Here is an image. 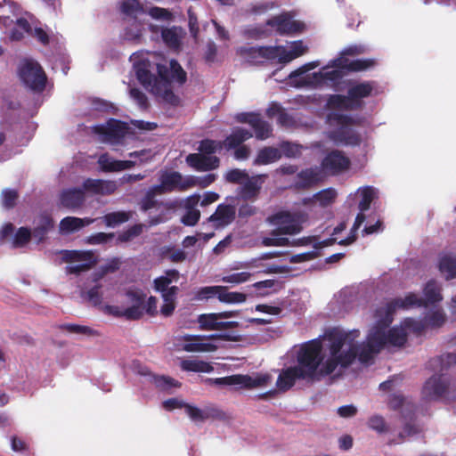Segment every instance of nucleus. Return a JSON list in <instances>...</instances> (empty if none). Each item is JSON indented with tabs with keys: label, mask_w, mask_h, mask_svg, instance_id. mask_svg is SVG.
<instances>
[{
	"label": "nucleus",
	"mask_w": 456,
	"mask_h": 456,
	"mask_svg": "<svg viewBox=\"0 0 456 456\" xmlns=\"http://www.w3.org/2000/svg\"><path fill=\"white\" fill-rule=\"evenodd\" d=\"M359 336L358 330L346 332L338 328H333L326 331L324 338L330 342V356L321 369V373L331 374L338 366L346 368L354 362L357 356L361 362H369L379 352H376V348L370 346L368 342L359 346L356 342Z\"/></svg>",
	"instance_id": "1"
},
{
	"label": "nucleus",
	"mask_w": 456,
	"mask_h": 456,
	"mask_svg": "<svg viewBox=\"0 0 456 456\" xmlns=\"http://www.w3.org/2000/svg\"><path fill=\"white\" fill-rule=\"evenodd\" d=\"M151 69L152 65L149 60H141L134 64L135 76L139 83L159 102L172 107L179 106L181 99L172 89L167 66L158 63L156 65L158 76L151 72Z\"/></svg>",
	"instance_id": "2"
},
{
	"label": "nucleus",
	"mask_w": 456,
	"mask_h": 456,
	"mask_svg": "<svg viewBox=\"0 0 456 456\" xmlns=\"http://www.w3.org/2000/svg\"><path fill=\"white\" fill-rule=\"evenodd\" d=\"M365 122L362 116L353 117L349 114L330 111L326 115L329 129L326 137L337 146L356 147L362 143V135L354 128Z\"/></svg>",
	"instance_id": "3"
},
{
	"label": "nucleus",
	"mask_w": 456,
	"mask_h": 456,
	"mask_svg": "<svg viewBox=\"0 0 456 456\" xmlns=\"http://www.w3.org/2000/svg\"><path fill=\"white\" fill-rule=\"evenodd\" d=\"M306 47L301 40L294 41L287 45L252 46L246 50L251 58L260 57L280 64H287L305 54Z\"/></svg>",
	"instance_id": "4"
},
{
	"label": "nucleus",
	"mask_w": 456,
	"mask_h": 456,
	"mask_svg": "<svg viewBox=\"0 0 456 456\" xmlns=\"http://www.w3.org/2000/svg\"><path fill=\"white\" fill-rule=\"evenodd\" d=\"M268 222L276 226L271 235L272 237L264 238L263 244L267 247H282L288 246L289 240L288 238L280 237L283 234H297L301 231V227L293 215L289 212H278L267 218Z\"/></svg>",
	"instance_id": "5"
},
{
	"label": "nucleus",
	"mask_w": 456,
	"mask_h": 456,
	"mask_svg": "<svg viewBox=\"0 0 456 456\" xmlns=\"http://www.w3.org/2000/svg\"><path fill=\"white\" fill-rule=\"evenodd\" d=\"M18 75L25 86L35 93H42L47 77L41 65L34 59L24 58L18 66Z\"/></svg>",
	"instance_id": "6"
},
{
	"label": "nucleus",
	"mask_w": 456,
	"mask_h": 456,
	"mask_svg": "<svg viewBox=\"0 0 456 456\" xmlns=\"http://www.w3.org/2000/svg\"><path fill=\"white\" fill-rule=\"evenodd\" d=\"M351 165L350 159L342 151L332 150L322 159L320 168H315V183L323 176H334L346 171Z\"/></svg>",
	"instance_id": "7"
},
{
	"label": "nucleus",
	"mask_w": 456,
	"mask_h": 456,
	"mask_svg": "<svg viewBox=\"0 0 456 456\" xmlns=\"http://www.w3.org/2000/svg\"><path fill=\"white\" fill-rule=\"evenodd\" d=\"M270 379L269 375L252 378L248 375L235 374L216 379L208 378L205 382L211 386H240L243 388H255L267 385Z\"/></svg>",
	"instance_id": "8"
},
{
	"label": "nucleus",
	"mask_w": 456,
	"mask_h": 456,
	"mask_svg": "<svg viewBox=\"0 0 456 456\" xmlns=\"http://www.w3.org/2000/svg\"><path fill=\"white\" fill-rule=\"evenodd\" d=\"M448 388L449 379L442 374H434L425 381L421 395L426 401L446 403Z\"/></svg>",
	"instance_id": "9"
},
{
	"label": "nucleus",
	"mask_w": 456,
	"mask_h": 456,
	"mask_svg": "<svg viewBox=\"0 0 456 456\" xmlns=\"http://www.w3.org/2000/svg\"><path fill=\"white\" fill-rule=\"evenodd\" d=\"M375 318L377 319L376 324L370 330L367 341L370 346L376 348V352H380L381 349L387 345V329L393 322V317L387 313H378V308L375 312Z\"/></svg>",
	"instance_id": "10"
},
{
	"label": "nucleus",
	"mask_w": 456,
	"mask_h": 456,
	"mask_svg": "<svg viewBox=\"0 0 456 456\" xmlns=\"http://www.w3.org/2000/svg\"><path fill=\"white\" fill-rule=\"evenodd\" d=\"M267 26L274 28L280 35H293L301 33L305 29V24L296 20L289 12H282L266 20Z\"/></svg>",
	"instance_id": "11"
},
{
	"label": "nucleus",
	"mask_w": 456,
	"mask_h": 456,
	"mask_svg": "<svg viewBox=\"0 0 456 456\" xmlns=\"http://www.w3.org/2000/svg\"><path fill=\"white\" fill-rule=\"evenodd\" d=\"M95 131L104 137V140L111 144L120 143L127 134L126 123L110 118L106 126H100Z\"/></svg>",
	"instance_id": "12"
},
{
	"label": "nucleus",
	"mask_w": 456,
	"mask_h": 456,
	"mask_svg": "<svg viewBox=\"0 0 456 456\" xmlns=\"http://www.w3.org/2000/svg\"><path fill=\"white\" fill-rule=\"evenodd\" d=\"M411 306H426V302L422 297H419L416 294L409 293L403 298H395L385 305L379 307L378 313H387L393 317L396 309H407Z\"/></svg>",
	"instance_id": "13"
},
{
	"label": "nucleus",
	"mask_w": 456,
	"mask_h": 456,
	"mask_svg": "<svg viewBox=\"0 0 456 456\" xmlns=\"http://www.w3.org/2000/svg\"><path fill=\"white\" fill-rule=\"evenodd\" d=\"M314 61L305 63L298 69L293 70L287 77V85L295 88L309 87L314 86Z\"/></svg>",
	"instance_id": "14"
},
{
	"label": "nucleus",
	"mask_w": 456,
	"mask_h": 456,
	"mask_svg": "<svg viewBox=\"0 0 456 456\" xmlns=\"http://www.w3.org/2000/svg\"><path fill=\"white\" fill-rule=\"evenodd\" d=\"M160 183L155 186L159 194L172 192L175 190L184 191L188 188H183L186 183V178L183 180L182 175L177 171L164 172L159 177Z\"/></svg>",
	"instance_id": "15"
},
{
	"label": "nucleus",
	"mask_w": 456,
	"mask_h": 456,
	"mask_svg": "<svg viewBox=\"0 0 456 456\" xmlns=\"http://www.w3.org/2000/svg\"><path fill=\"white\" fill-rule=\"evenodd\" d=\"M297 362L294 367L300 368L305 375L314 379V339L301 346L297 353Z\"/></svg>",
	"instance_id": "16"
},
{
	"label": "nucleus",
	"mask_w": 456,
	"mask_h": 456,
	"mask_svg": "<svg viewBox=\"0 0 456 456\" xmlns=\"http://www.w3.org/2000/svg\"><path fill=\"white\" fill-rule=\"evenodd\" d=\"M299 379H311L308 376L305 375L304 370L300 368L294 366L282 369L280 372L276 387L280 391L286 392L290 389Z\"/></svg>",
	"instance_id": "17"
},
{
	"label": "nucleus",
	"mask_w": 456,
	"mask_h": 456,
	"mask_svg": "<svg viewBox=\"0 0 456 456\" xmlns=\"http://www.w3.org/2000/svg\"><path fill=\"white\" fill-rule=\"evenodd\" d=\"M81 189L84 193L86 191L94 195H111L116 191L117 184L114 181L87 178L83 182Z\"/></svg>",
	"instance_id": "18"
},
{
	"label": "nucleus",
	"mask_w": 456,
	"mask_h": 456,
	"mask_svg": "<svg viewBox=\"0 0 456 456\" xmlns=\"http://www.w3.org/2000/svg\"><path fill=\"white\" fill-rule=\"evenodd\" d=\"M186 163L197 171H210L219 167L220 159L216 156L191 153L186 157Z\"/></svg>",
	"instance_id": "19"
},
{
	"label": "nucleus",
	"mask_w": 456,
	"mask_h": 456,
	"mask_svg": "<svg viewBox=\"0 0 456 456\" xmlns=\"http://www.w3.org/2000/svg\"><path fill=\"white\" fill-rule=\"evenodd\" d=\"M60 204L68 209H77L82 207L86 200L84 190L81 188H69L60 194Z\"/></svg>",
	"instance_id": "20"
},
{
	"label": "nucleus",
	"mask_w": 456,
	"mask_h": 456,
	"mask_svg": "<svg viewBox=\"0 0 456 456\" xmlns=\"http://www.w3.org/2000/svg\"><path fill=\"white\" fill-rule=\"evenodd\" d=\"M374 90V82L365 81L358 83L348 89V94L358 110L364 106L363 98H367L372 94Z\"/></svg>",
	"instance_id": "21"
},
{
	"label": "nucleus",
	"mask_w": 456,
	"mask_h": 456,
	"mask_svg": "<svg viewBox=\"0 0 456 456\" xmlns=\"http://www.w3.org/2000/svg\"><path fill=\"white\" fill-rule=\"evenodd\" d=\"M268 118H277V124L282 127H292L295 126V120L286 110L278 102H273L265 110Z\"/></svg>",
	"instance_id": "22"
},
{
	"label": "nucleus",
	"mask_w": 456,
	"mask_h": 456,
	"mask_svg": "<svg viewBox=\"0 0 456 456\" xmlns=\"http://www.w3.org/2000/svg\"><path fill=\"white\" fill-rule=\"evenodd\" d=\"M376 61L372 59H357L349 61L347 58H338L333 61V67L350 72H358L373 67Z\"/></svg>",
	"instance_id": "23"
},
{
	"label": "nucleus",
	"mask_w": 456,
	"mask_h": 456,
	"mask_svg": "<svg viewBox=\"0 0 456 456\" xmlns=\"http://www.w3.org/2000/svg\"><path fill=\"white\" fill-rule=\"evenodd\" d=\"M253 137V134L243 127H234L232 133L226 136L224 141H221L223 148L226 151L236 149L243 144L244 142Z\"/></svg>",
	"instance_id": "24"
},
{
	"label": "nucleus",
	"mask_w": 456,
	"mask_h": 456,
	"mask_svg": "<svg viewBox=\"0 0 456 456\" xmlns=\"http://www.w3.org/2000/svg\"><path fill=\"white\" fill-rule=\"evenodd\" d=\"M326 107L331 111L338 110L337 112L358 110L348 93L347 95L338 94L329 95Z\"/></svg>",
	"instance_id": "25"
},
{
	"label": "nucleus",
	"mask_w": 456,
	"mask_h": 456,
	"mask_svg": "<svg viewBox=\"0 0 456 456\" xmlns=\"http://www.w3.org/2000/svg\"><path fill=\"white\" fill-rule=\"evenodd\" d=\"M53 227L54 221L53 217L47 213H43L39 216L37 225L31 231L32 237L37 240V244L42 243Z\"/></svg>",
	"instance_id": "26"
},
{
	"label": "nucleus",
	"mask_w": 456,
	"mask_h": 456,
	"mask_svg": "<svg viewBox=\"0 0 456 456\" xmlns=\"http://www.w3.org/2000/svg\"><path fill=\"white\" fill-rule=\"evenodd\" d=\"M235 208L232 205L220 204L215 213L208 218L209 222L217 223V225L230 224L235 219Z\"/></svg>",
	"instance_id": "27"
},
{
	"label": "nucleus",
	"mask_w": 456,
	"mask_h": 456,
	"mask_svg": "<svg viewBox=\"0 0 456 456\" xmlns=\"http://www.w3.org/2000/svg\"><path fill=\"white\" fill-rule=\"evenodd\" d=\"M251 128L256 140L265 141L273 136V126L263 118L261 114L257 113L253 119Z\"/></svg>",
	"instance_id": "28"
},
{
	"label": "nucleus",
	"mask_w": 456,
	"mask_h": 456,
	"mask_svg": "<svg viewBox=\"0 0 456 456\" xmlns=\"http://www.w3.org/2000/svg\"><path fill=\"white\" fill-rule=\"evenodd\" d=\"M94 222V219L85 217L67 216L60 222V231L62 233H69L78 231L82 227L87 226Z\"/></svg>",
	"instance_id": "29"
},
{
	"label": "nucleus",
	"mask_w": 456,
	"mask_h": 456,
	"mask_svg": "<svg viewBox=\"0 0 456 456\" xmlns=\"http://www.w3.org/2000/svg\"><path fill=\"white\" fill-rule=\"evenodd\" d=\"M281 157L282 153L279 149L273 146H265L258 151L254 165H268L281 159Z\"/></svg>",
	"instance_id": "30"
},
{
	"label": "nucleus",
	"mask_w": 456,
	"mask_h": 456,
	"mask_svg": "<svg viewBox=\"0 0 456 456\" xmlns=\"http://www.w3.org/2000/svg\"><path fill=\"white\" fill-rule=\"evenodd\" d=\"M159 195V191L155 190V186L151 187L145 193V195L140 200V209L143 212H147L151 208H159L165 207L166 208H171V204L159 201L156 196Z\"/></svg>",
	"instance_id": "31"
},
{
	"label": "nucleus",
	"mask_w": 456,
	"mask_h": 456,
	"mask_svg": "<svg viewBox=\"0 0 456 456\" xmlns=\"http://www.w3.org/2000/svg\"><path fill=\"white\" fill-rule=\"evenodd\" d=\"M438 268L447 281L456 278V256L446 253L439 257Z\"/></svg>",
	"instance_id": "32"
},
{
	"label": "nucleus",
	"mask_w": 456,
	"mask_h": 456,
	"mask_svg": "<svg viewBox=\"0 0 456 456\" xmlns=\"http://www.w3.org/2000/svg\"><path fill=\"white\" fill-rule=\"evenodd\" d=\"M446 321V316L442 310H436L427 315L422 323H417L415 330L420 332L425 328H440Z\"/></svg>",
	"instance_id": "33"
},
{
	"label": "nucleus",
	"mask_w": 456,
	"mask_h": 456,
	"mask_svg": "<svg viewBox=\"0 0 456 456\" xmlns=\"http://www.w3.org/2000/svg\"><path fill=\"white\" fill-rule=\"evenodd\" d=\"M180 367L184 371L191 372L209 373L214 370V367L210 362L197 359L183 360L180 363Z\"/></svg>",
	"instance_id": "34"
},
{
	"label": "nucleus",
	"mask_w": 456,
	"mask_h": 456,
	"mask_svg": "<svg viewBox=\"0 0 456 456\" xmlns=\"http://www.w3.org/2000/svg\"><path fill=\"white\" fill-rule=\"evenodd\" d=\"M102 310L106 314L112 315L114 317H125L126 320L129 321L137 320V314H135L137 311L135 307H127L122 309L117 305H105L102 306Z\"/></svg>",
	"instance_id": "35"
},
{
	"label": "nucleus",
	"mask_w": 456,
	"mask_h": 456,
	"mask_svg": "<svg viewBox=\"0 0 456 456\" xmlns=\"http://www.w3.org/2000/svg\"><path fill=\"white\" fill-rule=\"evenodd\" d=\"M184 341L188 342L183 345V350L186 352H210L214 349V346L209 343L200 342L199 336H184Z\"/></svg>",
	"instance_id": "36"
},
{
	"label": "nucleus",
	"mask_w": 456,
	"mask_h": 456,
	"mask_svg": "<svg viewBox=\"0 0 456 456\" xmlns=\"http://www.w3.org/2000/svg\"><path fill=\"white\" fill-rule=\"evenodd\" d=\"M126 296L127 297L129 303H131L130 307H135L137 313V320L141 319L143 315V303L145 301L146 295L140 289H128L126 292Z\"/></svg>",
	"instance_id": "37"
},
{
	"label": "nucleus",
	"mask_w": 456,
	"mask_h": 456,
	"mask_svg": "<svg viewBox=\"0 0 456 456\" xmlns=\"http://www.w3.org/2000/svg\"><path fill=\"white\" fill-rule=\"evenodd\" d=\"M259 178L260 176H256L245 180L240 191V196L244 200H251L257 196L261 189Z\"/></svg>",
	"instance_id": "38"
},
{
	"label": "nucleus",
	"mask_w": 456,
	"mask_h": 456,
	"mask_svg": "<svg viewBox=\"0 0 456 456\" xmlns=\"http://www.w3.org/2000/svg\"><path fill=\"white\" fill-rule=\"evenodd\" d=\"M424 296L425 298L423 299L426 302V306H428V304H435L443 299L441 288L436 281L431 280L427 282L424 288Z\"/></svg>",
	"instance_id": "39"
},
{
	"label": "nucleus",
	"mask_w": 456,
	"mask_h": 456,
	"mask_svg": "<svg viewBox=\"0 0 456 456\" xmlns=\"http://www.w3.org/2000/svg\"><path fill=\"white\" fill-rule=\"evenodd\" d=\"M167 69L170 82L173 80L181 86L186 83L187 73L176 60L172 59L169 61V67H167Z\"/></svg>",
	"instance_id": "40"
},
{
	"label": "nucleus",
	"mask_w": 456,
	"mask_h": 456,
	"mask_svg": "<svg viewBox=\"0 0 456 456\" xmlns=\"http://www.w3.org/2000/svg\"><path fill=\"white\" fill-rule=\"evenodd\" d=\"M342 70L343 69L336 68L331 70L327 69L318 73L315 72V86L322 82H331L332 84L338 83L344 76Z\"/></svg>",
	"instance_id": "41"
},
{
	"label": "nucleus",
	"mask_w": 456,
	"mask_h": 456,
	"mask_svg": "<svg viewBox=\"0 0 456 456\" xmlns=\"http://www.w3.org/2000/svg\"><path fill=\"white\" fill-rule=\"evenodd\" d=\"M407 341V333L402 327H393L387 332V345L401 347Z\"/></svg>",
	"instance_id": "42"
},
{
	"label": "nucleus",
	"mask_w": 456,
	"mask_h": 456,
	"mask_svg": "<svg viewBox=\"0 0 456 456\" xmlns=\"http://www.w3.org/2000/svg\"><path fill=\"white\" fill-rule=\"evenodd\" d=\"M220 291L217 294L219 301L226 304L243 303L247 299V296L241 292L228 291L224 286H220Z\"/></svg>",
	"instance_id": "43"
},
{
	"label": "nucleus",
	"mask_w": 456,
	"mask_h": 456,
	"mask_svg": "<svg viewBox=\"0 0 456 456\" xmlns=\"http://www.w3.org/2000/svg\"><path fill=\"white\" fill-rule=\"evenodd\" d=\"M358 191L361 195V200L358 204V208L360 213H363L367 211L370 208V204L376 197L375 189L371 186H365L362 189H359Z\"/></svg>",
	"instance_id": "44"
},
{
	"label": "nucleus",
	"mask_w": 456,
	"mask_h": 456,
	"mask_svg": "<svg viewBox=\"0 0 456 456\" xmlns=\"http://www.w3.org/2000/svg\"><path fill=\"white\" fill-rule=\"evenodd\" d=\"M338 197L337 191L332 188H327L315 192V204H319L321 207H328L332 205Z\"/></svg>",
	"instance_id": "45"
},
{
	"label": "nucleus",
	"mask_w": 456,
	"mask_h": 456,
	"mask_svg": "<svg viewBox=\"0 0 456 456\" xmlns=\"http://www.w3.org/2000/svg\"><path fill=\"white\" fill-rule=\"evenodd\" d=\"M63 259L65 262H95L94 255L91 251L66 250Z\"/></svg>",
	"instance_id": "46"
},
{
	"label": "nucleus",
	"mask_w": 456,
	"mask_h": 456,
	"mask_svg": "<svg viewBox=\"0 0 456 456\" xmlns=\"http://www.w3.org/2000/svg\"><path fill=\"white\" fill-rule=\"evenodd\" d=\"M131 217L130 212L117 211L106 214L102 218L104 224L109 227H114L120 224L127 222Z\"/></svg>",
	"instance_id": "47"
},
{
	"label": "nucleus",
	"mask_w": 456,
	"mask_h": 456,
	"mask_svg": "<svg viewBox=\"0 0 456 456\" xmlns=\"http://www.w3.org/2000/svg\"><path fill=\"white\" fill-rule=\"evenodd\" d=\"M216 176L214 174H208L204 176H188L186 178V183L183 188H191L194 186H200L201 188H206L213 183L216 180Z\"/></svg>",
	"instance_id": "48"
},
{
	"label": "nucleus",
	"mask_w": 456,
	"mask_h": 456,
	"mask_svg": "<svg viewBox=\"0 0 456 456\" xmlns=\"http://www.w3.org/2000/svg\"><path fill=\"white\" fill-rule=\"evenodd\" d=\"M102 285L95 284L86 292H82L81 296L88 303L94 306H101L102 303Z\"/></svg>",
	"instance_id": "49"
},
{
	"label": "nucleus",
	"mask_w": 456,
	"mask_h": 456,
	"mask_svg": "<svg viewBox=\"0 0 456 456\" xmlns=\"http://www.w3.org/2000/svg\"><path fill=\"white\" fill-rule=\"evenodd\" d=\"M219 320L217 313L203 314L198 317L200 329L202 330H216Z\"/></svg>",
	"instance_id": "50"
},
{
	"label": "nucleus",
	"mask_w": 456,
	"mask_h": 456,
	"mask_svg": "<svg viewBox=\"0 0 456 456\" xmlns=\"http://www.w3.org/2000/svg\"><path fill=\"white\" fill-rule=\"evenodd\" d=\"M223 149L221 141L212 139H203L200 142L199 151L205 156H211V154L220 151Z\"/></svg>",
	"instance_id": "51"
},
{
	"label": "nucleus",
	"mask_w": 456,
	"mask_h": 456,
	"mask_svg": "<svg viewBox=\"0 0 456 456\" xmlns=\"http://www.w3.org/2000/svg\"><path fill=\"white\" fill-rule=\"evenodd\" d=\"M161 37L164 43L170 48H178L181 44L175 27L162 29Z\"/></svg>",
	"instance_id": "52"
},
{
	"label": "nucleus",
	"mask_w": 456,
	"mask_h": 456,
	"mask_svg": "<svg viewBox=\"0 0 456 456\" xmlns=\"http://www.w3.org/2000/svg\"><path fill=\"white\" fill-rule=\"evenodd\" d=\"M32 238L31 230L28 227H20L12 239V248H22L27 245Z\"/></svg>",
	"instance_id": "53"
},
{
	"label": "nucleus",
	"mask_w": 456,
	"mask_h": 456,
	"mask_svg": "<svg viewBox=\"0 0 456 456\" xmlns=\"http://www.w3.org/2000/svg\"><path fill=\"white\" fill-rule=\"evenodd\" d=\"M102 171L105 173L118 172L119 160L114 159L108 153L102 154L98 159Z\"/></svg>",
	"instance_id": "54"
},
{
	"label": "nucleus",
	"mask_w": 456,
	"mask_h": 456,
	"mask_svg": "<svg viewBox=\"0 0 456 456\" xmlns=\"http://www.w3.org/2000/svg\"><path fill=\"white\" fill-rule=\"evenodd\" d=\"M242 35L248 39H261L267 37L268 32L262 25H250L243 29Z\"/></svg>",
	"instance_id": "55"
},
{
	"label": "nucleus",
	"mask_w": 456,
	"mask_h": 456,
	"mask_svg": "<svg viewBox=\"0 0 456 456\" xmlns=\"http://www.w3.org/2000/svg\"><path fill=\"white\" fill-rule=\"evenodd\" d=\"M120 10L127 16H135L137 13L144 12L142 5L138 0H125L122 2Z\"/></svg>",
	"instance_id": "56"
},
{
	"label": "nucleus",
	"mask_w": 456,
	"mask_h": 456,
	"mask_svg": "<svg viewBox=\"0 0 456 456\" xmlns=\"http://www.w3.org/2000/svg\"><path fill=\"white\" fill-rule=\"evenodd\" d=\"M314 185V168L303 170L297 174L296 187L299 189L310 188Z\"/></svg>",
	"instance_id": "57"
},
{
	"label": "nucleus",
	"mask_w": 456,
	"mask_h": 456,
	"mask_svg": "<svg viewBox=\"0 0 456 456\" xmlns=\"http://www.w3.org/2000/svg\"><path fill=\"white\" fill-rule=\"evenodd\" d=\"M220 286H206L200 288L196 292L193 299L195 300H208L215 297H217V294L220 291Z\"/></svg>",
	"instance_id": "58"
},
{
	"label": "nucleus",
	"mask_w": 456,
	"mask_h": 456,
	"mask_svg": "<svg viewBox=\"0 0 456 456\" xmlns=\"http://www.w3.org/2000/svg\"><path fill=\"white\" fill-rule=\"evenodd\" d=\"M143 225L141 224H134L127 230L118 234V240L120 242H128L138 237L142 232Z\"/></svg>",
	"instance_id": "59"
},
{
	"label": "nucleus",
	"mask_w": 456,
	"mask_h": 456,
	"mask_svg": "<svg viewBox=\"0 0 456 456\" xmlns=\"http://www.w3.org/2000/svg\"><path fill=\"white\" fill-rule=\"evenodd\" d=\"M248 178V174L245 170L233 168L225 175V180L232 183H242Z\"/></svg>",
	"instance_id": "60"
},
{
	"label": "nucleus",
	"mask_w": 456,
	"mask_h": 456,
	"mask_svg": "<svg viewBox=\"0 0 456 456\" xmlns=\"http://www.w3.org/2000/svg\"><path fill=\"white\" fill-rule=\"evenodd\" d=\"M368 426L370 429L375 430L379 434H383L387 431L386 421L380 415L371 416L368 420Z\"/></svg>",
	"instance_id": "61"
},
{
	"label": "nucleus",
	"mask_w": 456,
	"mask_h": 456,
	"mask_svg": "<svg viewBox=\"0 0 456 456\" xmlns=\"http://www.w3.org/2000/svg\"><path fill=\"white\" fill-rule=\"evenodd\" d=\"M114 233L97 232L88 236L86 240V243L90 245L105 244L114 238Z\"/></svg>",
	"instance_id": "62"
},
{
	"label": "nucleus",
	"mask_w": 456,
	"mask_h": 456,
	"mask_svg": "<svg viewBox=\"0 0 456 456\" xmlns=\"http://www.w3.org/2000/svg\"><path fill=\"white\" fill-rule=\"evenodd\" d=\"M130 96L138 104L140 109L147 110L150 106L148 98L144 93L138 88L130 89Z\"/></svg>",
	"instance_id": "63"
},
{
	"label": "nucleus",
	"mask_w": 456,
	"mask_h": 456,
	"mask_svg": "<svg viewBox=\"0 0 456 456\" xmlns=\"http://www.w3.org/2000/svg\"><path fill=\"white\" fill-rule=\"evenodd\" d=\"M200 217V212L195 208H189L182 217V223L187 226L195 225Z\"/></svg>",
	"instance_id": "64"
}]
</instances>
